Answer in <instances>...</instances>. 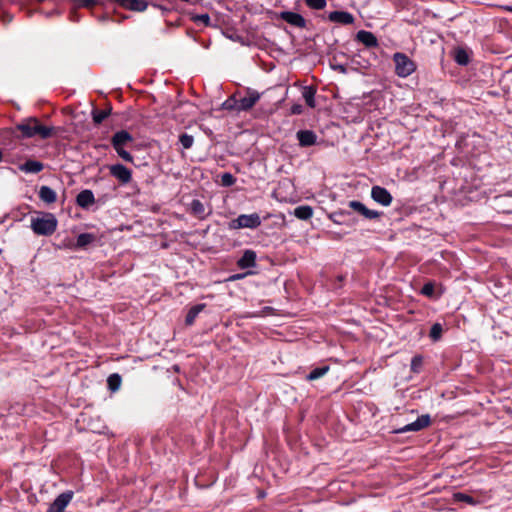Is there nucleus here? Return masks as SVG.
Segmentation results:
<instances>
[{
	"label": "nucleus",
	"mask_w": 512,
	"mask_h": 512,
	"mask_svg": "<svg viewBox=\"0 0 512 512\" xmlns=\"http://www.w3.org/2000/svg\"><path fill=\"white\" fill-rule=\"evenodd\" d=\"M16 128L22 133L23 138L39 136L41 139L50 138L54 128L42 125L36 118H28L17 124Z\"/></svg>",
	"instance_id": "nucleus-1"
},
{
	"label": "nucleus",
	"mask_w": 512,
	"mask_h": 512,
	"mask_svg": "<svg viewBox=\"0 0 512 512\" xmlns=\"http://www.w3.org/2000/svg\"><path fill=\"white\" fill-rule=\"evenodd\" d=\"M58 226L57 218L49 212H41L31 218V229L36 235L50 236Z\"/></svg>",
	"instance_id": "nucleus-2"
},
{
	"label": "nucleus",
	"mask_w": 512,
	"mask_h": 512,
	"mask_svg": "<svg viewBox=\"0 0 512 512\" xmlns=\"http://www.w3.org/2000/svg\"><path fill=\"white\" fill-rule=\"evenodd\" d=\"M262 224L261 217L258 213L241 214L237 218L232 219L228 223L229 230H240L244 228L257 229Z\"/></svg>",
	"instance_id": "nucleus-3"
},
{
	"label": "nucleus",
	"mask_w": 512,
	"mask_h": 512,
	"mask_svg": "<svg viewBox=\"0 0 512 512\" xmlns=\"http://www.w3.org/2000/svg\"><path fill=\"white\" fill-rule=\"evenodd\" d=\"M393 61L395 63V73L401 78L410 76L416 69L414 62L404 53H395Z\"/></svg>",
	"instance_id": "nucleus-4"
},
{
	"label": "nucleus",
	"mask_w": 512,
	"mask_h": 512,
	"mask_svg": "<svg viewBox=\"0 0 512 512\" xmlns=\"http://www.w3.org/2000/svg\"><path fill=\"white\" fill-rule=\"evenodd\" d=\"M431 424V417L429 414H423L419 416L414 422H411L401 428L394 431L397 434H403L407 432H418Z\"/></svg>",
	"instance_id": "nucleus-5"
},
{
	"label": "nucleus",
	"mask_w": 512,
	"mask_h": 512,
	"mask_svg": "<svg viewBox=\"0 0 512 512\" xmlns=\"http://www.w3.org/2000/svg\"><path fill=\"white\" fill-rule=\"evenodd\" d=\"M431 424V417L429 414H423L419 416L414 422H411L401 428L394 431L397 434H403L407 432H418Z\"/></svg>",
	"instance_id": "nucleus-6"
},
{
	"label": "nucleus",
	"mask_w": 512,
	"mask_h": 512,
	"mask_svg": "<svg viewBox=\"0 0 512 512\" xmlns=\"http://www.w3.org/2000/svg\"><path fill=\"white\" fill-rule=\"evenodd\" d=\"M260 93L256 90L248 89L246 95L238 98L239 111L250 110L260 99Z\"/></svg>",
	"instance_id": "nucleus-7"
},
{
	"label": "nucleus",
	"mask_w": 512,
	"mask_h": 512,
	"mask_svg": "<svg viewBox=\"0 0 512 512\" xmlns=\"http://www.w3.org/2000/svg\"><path fill=\"white\" fill-rule=\"evenodd\" d=\"M371 198L382 206H389L392 203L393 197L391 193L384 187L373 186L371 189Z\"/></svg>",
	"instance_id": "nucleus-8"
},
{
	"label": "nucleus",
	"mask_w": 512,
	"mask_h": 512,
	"mask_svg": "<svg viewBox=\"0 0 512 512\" xmlns=\"http://www.w3.org/2000/svg\"><path fill=\"white\" fill-rule=\"evenodd\" d=\"M73 498V492L67 491L61 493L56 497V499L50 504L46 512H64L65 508L68 506L70 501Z\"/></svg>",
	"instance_id": "nucleus-9"
},
{
	"label": "nucleus",
	"mask_w": 512,
	"mask_h": 512,
	"mask_svg": "<svg viewBox=\"0 0 512 512\" xmlns=\"http://www.w3.org/2000/svg\"><path fill=\"white\" fill-rule=\"evenodd\" d=\"M110 174L122 184H127L132 179L131 170L122 164H114L109 167Z\"/></svg>",
	"instance_id": "nucleus-10"
},
{
	"label": "nucleus",
	"mask_w": 512,
	"mask_h": 512,
	"mask_svg": "<svg viewBox=\"0 0 512 512\" xmlns=\"http://www.w3.org/2000/svg\"><path fill=\"white\" fill-rule=\"evenodd\" d=\"M349 207L367 219H377L381 215L380 212L368 209L362 202L357 200L350 201Z\"/></svg>",
	"instance_id": "nucleus-11"
},
{
	"label": "nucleus",
	"mask_w": 512,
	"mask_h": 512,
	"mask_svg": "<svg viewBox=\"0 0 512 512\" xmlns=\"http://www.w3.org/2000/svg\"><path fill=\"white\" fill-rule=\"evenodd\" d=\"M280 18L292 26L298 28H304L306 26V20L302 15L292 11H282L279 14Z\"/></svg>",
	"instance_id": "nucleus-12"
},
{
	"label": "nucleus",
	"mask_w": 512,
	"mask_h": 512,
	"mask_svg": "<svg viewBox=\"0 0 512 512\" xmlns=\"http://www.w3.org/2000/svg\"><path fill=\"white\" fill-rule=\"evenodd\" d=\"M188 209L199 220H204L211 214V210L207 211L205 205L198 199H193Z\"/></svg>",
	"instance_id": "nucleus-13"
},
{
	"label": "nucleus",
	"mask_w": 512,
	"mask_h": 512,
	"mask_svg": "<svg viewBox=\"0 0 512 512\" xmlns=\"http://www.w3.org/2000/svg\"><path fill=\"white\" fill-rule=\"evenodd\" d=\"M328 19L342 25H350L355 20L354 16L347 11H332L328 14Z\"/></svg>",
	"instance_id": "nucleus-14"
},
{
	"label": "nucleus",
	"mask_w": 512,
	"mask_h": 512,
	"mask_svg": "<svg viewBox=\"0 0 512 512\" xmlns=\"http://www.w3.org/2000/svg\"><path fill=\"white\" fill-rule=\"evenodd\" d=\"M296 138L301 147H309L316 144L317 135L312 130H299L296 133Z\"/></svg>",
	"instance_id": "nucleus-15"
},
{
	"label": "nucleus",
	"mask_w": 512,
	"mask_h": 512,
	"mask_svg": "<svg viewBox=\"0 0 512 512\" xmlns=\"http://www.w3.org/2000/svg\"><path fill=\"white\" fill-rule=\"evenodd\" d=\"M356 40L367 48H374L378 46V40L376 36L370 31H358L356 34Z\"/></svg>",
	"instance_id": "nucleus-16"
},
{
	"label": "nucleus",
	"mask_w": 512,
	"mask_h": 512,
	"mask_svg": "<svg viewBox=\"0 0 512 512\" xmlns=\"http://www.w3.org/2000/svg\"><path fill=\"white\" fill-rule=\"evenodd\" d=\"M132 141L133 137L129 132L120 130L113 135L111 143L114 149H118V147H124Z\"/></svg>",
	"instance_id": "nucleus-17"
},
{
	"label": "nucleus",
	"mask_w": 512,
	"mask_h": 512,
	"mask_svg": "<svg viewBox=\"0 0 512 512\" xmlns=\"http://www.w3.org/2000/svg\"><path fill=\"white\" fill-rule=\"evenodd\" d=\"M256 253L253 250H245L237 265L241 269L253 268L256 266Z\"/></svg>",
	"instance_id": "nucleus-18"
},
{
	"label": "nucleus",
	"mask_w": 512,
	"mask_h": 512,
	"mask_svg": "<svg viewBox=\"0 0 512 512\" xmlns=\"http://www.w3.org/2000/svg\"><path fill=\"white\" fill-rule=\"evenodd\" d=\"M95 202L94 194L91 190H83L76 197V203L81 208H88Z\"/></svg>",
	"instance_id": "nucleus-19"
},
{
	"label": "nucleus",
	"mask_w": 512,
	"mask_h": 512,
	"mask_svg": "<svg viewBox=\"0 0 512 512\" xmlns=\"http://www.w3.org/2000/svg\"><path fill=\"white\" fill-rule=\"evenodd\" d=\"M118 4H120L121 6L127 8V9H130V10H133V11H138V12H142L144 10H146L147 8V3L143 0H115Z\"/></svg>",
	"instance_id": "nucleus-20"
},
{
	"label": "nucleus",
	"mask_w": 512,
	"mask_h": 512,
	"mask_svg": "<svg viewBox=\"0 0 512 512\" xmlns=\"http://www.w3.org/2000/svg\"><path fill=\"white\" fill-rule=\"evenodd\" d=\"M39 198L44 203L52 204L57 200V194L49 186H41L39 190Z\"/></svg>",
	"instance_id": "nucleus-21"
},
{
	"label": "nucleus",
	"mask_w": 512,
	"mask_h": 512,
	"mask_svg": "<svg viewBox=\"0 0 512 512\" xmlns=\"http://www.w3.org/2000/svg\"><path fill=\"white\" fill-rule=\"evenodd\" d=\"M43 164L36 160H27L25 163L20 165V170L25 173H39L43 170Z\"/></svg>",
	"instance_id": "nucleus-22"
},
{
	"label": "nucleus",
	"mask_w": 512,
	"mask_h": 512,
	"mask_svg": "<svg viewBox=\"0 0 512 512\" xmlns=\"http://www.w3.org/2000/svg\"><path fill=\"white\" fill-rule=\"evenodd\" d=\"M293 214L300 220H308L313 216V209L309 205H301L294 209Z\"/></svg>",
	"instance_id": "nucleus-23"
},
{
	"label": "nucleus",
	"mask_w": 512,
	"mask_h": 512,
	"mask_svg": "<svg viewBox=\"0 0 512 512\" xmlns=\"http://www.w3.org/2000/svg\"><path fill=\"white\" fill-rule=\"evenodd\" d=\"M315 94H316V89L312 86H305L303 88V91H302V96L306 102V104L311 107V108H314L316 103H315Z\"/></svg>",
	"instance_id": "nucleus-24"
},
{
	"label": "nucleus",
	"mask_w": 512,
	"mask_h": 512,
	"mask_svg": "<svg viewBox=\"0 0 512 512\" xmlns=\"http://www.w3.org/2000/svg\"><path fill=\"white\" fill-rule=\"evenodd\" d=\"M95 241V235L92 233H82L77 237L75 248H85Z\"/></svg>",
	"instance_id": "nucleus-25"
},
{
	"label": "nucleus",
	"mask_w": 512,
	"mask_h": 512,
	"mask_svg": "<svg viewBox=\"0 0 512 512\" xmlns=\"http://www.w3.org/2000/svg\"><path fill=\"white\" fill-rule=\"evenodd\" d=\"M205 305L204 304H197L193 307H191L186 315V318H185V323L187 325H192L195 321V319L197 318V316L199 315V313L204 309Z\"/></svg>",
	"instance_id": "nucleus-26"
},
{
	"label": "nucleus",
	"mask_w": 512,
	"mask_h": 512,
	"mask_svg": "<svg viewBox=\"0 0 512 512\" xmlns=\"http://www.w3.org/2000/svg\"><path fill=\"white\" fill-rule=\"evenodd\" d=\"M328 370V366L317 367L306 376V379L309 381L317 380L324 376L328 372Z\"/></svg>",
	"instance_id": "nucleus-27"
},
{
	"label": "nucleus",
	"mask_w": 512,
	"mask_h": 512,
	"mask_svg": "<svg viewBox=\"0 0 512 512\" xmlns=\"http://www.w3.org/2000/svg\"><path fill=\"white\" fill-rule=\"evenodd\" d=\"M222 107L225 110H235L237 112H240L238 106V97L236 95L229 97L227 100L223 102Z\"/></svg>",
	"instance_id": "nucleus-28"
},
{
	"label": "nucleus",
	"mask_w": 512,
	"mask_h": 512,
	"mask_svg": "<svg viewBox=\"0 0 512 512\" xmlns=\"http://www.w3.org/2000/svg\"><path fill=\"white\" fill-rule=\"evenodd\" d=\"M454 60L459 65H467L469 62V55L464 49H457L455 51Z\"/></svg>",
	"instance_id": "nucleus-29"
},
{
	"label": "nucleus",
	"mask_w": 512,
	"mask_h": 512,
	"mask_svg": "<svg viewBox=\"0 0 512 512\" xmlns=\"http://www.w3.org/2000/svg\"><path fill=\"white\" fill-rule=\"evenodd\" d=\"M110 114V110H94L92 112L93 121L95 124L102 123Z\"/></svg>",
	"instance_id": "nucleus-30"
},
{
	"label": "nucleus",
	"mask_w": 512,
	"mask_h": 512,
	"mask_svg": "<svg viewBox=\"0 0 512 512\" xmlns=\"http://www.w3.org/2000/svg\"><path fill=\"white\" fill-rule=\"evenodd\" d=\"M442 332H443L442 325L440 323H435L432 325V327L430 329L429 336L433 341H438L442 336Z\"/></svg>",
	"instance_id": "nucleus-31"
},
{
	"label": "nucleus",
	"mask_w": 512,
	"mask_h": 512,
	"mask_svg": "<svg viewBox=\"0 0 512 512\" xmlns=\"http://www.w3.org/2000/svg\"><path fill=\"white\" fill-rule=\"evenodd\" d=\"M179 142L184 149H190L193 146L194 138L192 135L183 133L179 136Z\"/></svg>",
	"instance_id": "nucleus-32"
},
{
	"label": "nucleus",
	"mask_w": 512,
	"mask_h": 512,
	"mask_svg": "<svg viewBox=\"0 0 512 512\" xmlns=\"http://www.w3.org/2000/svg\"><path fill=\"white\" fill-rule=\"evenodd\" d=\"M121 384V377L118 374H113L108 378V386L110 390L116 391L119 389Z\"/></svg>",
	"instance_id": "nucleus-33"
},
{
	"label": "nucleus",
	"mask_w": 512,
	"mask_h": 512,
	"mask_svg": "<svg viewBox=\"0 0 512 512\" xmlns=\"http://www.w3.org/2000/svg\"><path fill=\"white\" fill-rule=\"evenodd\" d=\"M308 7L316 10H321L326 6V0H305Z\"/></svg>",
	"instance_id": "nucleus-34"
},
{
	"label": "nucleus",
	"mask_w": 512,
	"mask_h": 512,
	"mask_svg": "<svg viewBox=\"0 0 512 512\" xmlns=\"http://www.w3.org/2000/svg\"><path fill=\"white\" fill-rule=\"evenodd\" d=\"M236 179L231 173H224L221 176V182L223 186L229 187L235 183Z\"/></svg>",
	"instance_id": "nucleus-35"
},
{
	"label": "nucleus",
	"mask_w": 512,
	"mask_h": 512,
	"mask_svg": "<svg viewBox=\"0 0 512 512\" xmlns=\"http://www.w3.org/2000/svg\"><path fill=\"white\" fill-rule=\"evenodd\" d=\"M117 154L126 162H132L133 156L124 149V147H118V149H115Z\"/></svg>",
	"instance_id": "nucleus-36"
},
{
	"label": "nucleus",
	"mask_w": 512,
	"mask_h": 512,
	"mask_svg": "<svg viewBox=\"0 0 512 512\" xmlns=\"http://www.w3.org/2000/svg\"><path fill=\"white\" fill-rule=\"evenodd\" d=\"M421 294L427 297H432L434 294V285L431 282H428L423 285L421 288Z\"/></svg>",
	"instance_id": "nucleus-37"
},
{
	"label": "nucleus",
	"mask_w": 512,
	"mask_h": 512,
	"mask_svg": "<svg viewBox=\"0 0 512 512\" xmlns=\"http://www.w3.org/2000/svg\"><path fill=\"white\" fill-rule=\"evenodd\" d=\"M456 499L459 500V501H463V502H466L470 505H476L477 502L469 495L467 494H464V493H457L455 495Z\"/></svg>",
	"instance_id": "nucleus-38"
},
{
	"label": "nucleus",
	"mask_w": 512,
	"mask_h": 512,
	"mask_svg": "<svg viewBox=\"0 0 512 512\" xmlns=\"http://www.w3.org/2000/svg\"><path fill=\"white\" fill-rule=\"evenodd\" d=\"M193 20L197 23H202L205 26L210 24V16L208 14H199L193 17Z\"/></svg>",
	"instance_id": "nucleus-39"
},
{
	"label": "nucleus",
	"mask_w": 512,
	"mask_h": 512,
	"mask_svg": "<svg viewBox=\"0 0 512 512\" xmlns=\"http://www.w3.org/2000/svg\"><path fill=\"white\" fill-rule=\"evenodd\" d=\"M75 3L79 7H91L96 3V0H75Z\"/></svg>",
	"instance_id": "nucleus-40"
},
{
	"label": "nucleus",
	"mask_w": 512,
	"mask_h": 512,
	"mask_svg": "<svg viewBox=\"0 0 512 512\" xmlns=\"http://www.w3.org/2000/svg\"><path fill=\"white\" fill-rule=\"evenodd\" d=\"M421 363H422L421 357H418V356L413 357L412 362H411L412 369L414 371H416L417 368L421 365Z\"/></svg>",
	"instance_id": "nucleus-41"
},
{
	"label": "nucleus",
	"mask_w": 512,
	"mask_h": 512,
	"mask_svg": "<svg viewBox=\"0 0 512 512\" xmlns=\"http://www.w3.org/2000/svg\"><path fill=\"white\" fill-rule=\"evenodd\" d=\"M302 110H303V107L302 105L300 104H295L291 107V114H294V115H297V114H301L302 113Z\"/></svg>",
	"instance_id": "nucleus-42"
},
{
	"label": "nucleus",
	"mask_w": 512,
	"mask_h": 512,
	"mask_svg": "<svg viewBox=\"0 0 512 512\" xmlns=\"http://www.w3.org/2000/svg\"><path fill=\"white\" fill-rule=\"evenodd\" d=\"M345 214H349L348 212H336L334 213L333 215L330 216V218L335 222V223H339L335 217L337 216H341V215H345Z\"/></svg>",
	"instance_id": "nucleus-43"
},
{
	"label": "nucleus",
	"mask_w": 512,
	"mask_h": 512,
	"mask_svg": "<svg viewBox=\"0 0 512 512\" xmlns=\"http://www.w3.org/2000/svg\"><path fill=\"white\" fill-rule=\"evenodd\" d=\"M242 277V275H233L230 277L231 280H237V279H240Z\"/></svg>",
	"instance_id": "nucleus-44"
}]
</instances>
